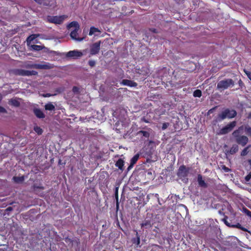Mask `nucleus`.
<instances>
[{
  "instance_id": "obj_9",
  "label": "nucleus",
  "mask_w": 251,
  "mask_h": 251,
  "mask_svg": "<svg viewBox=\"0 0 251 251\" xmlns=\"http://www.w3.org/2000/svg\"><path fill=\"white\" fill-rule=\"evenodd\" d=\"M233 137L235 139L236 142L242 147L245 146L249 141L248 138L245 135H239Z\"/></svg>"
},
{
  "instance_id": "obj_16",
  "label": "nucleus",
  "mask_w": 251,
  "mask_h": 251,
  "mask_svg": "<svg viewBox=\"0 0 251 251\" xmlns=\"http://www.w3.org/2000/svg\"><path fill=\"white\" fill-rule=\"evenodd\" d=\"M198 182L199 184V185L202 188H207L208 185L205 182L204 180L202 179V176L201 174H199L198 175V178H197Z\"/></svg>"
},
{
  "instance_id": "obj_27",
  "label": "nucleus",
  "mask_w": 251,
  "mask_h": 251,
  "mask_svg": "<svg viewBox=\"0 0 251 251\" xmlns=\"http://www.w3.org/2000/svg\"><path fill=\"white\" fill-rule=\"evenodd\" d=\"M100 31V30L98 28L95 27L94 26H92L90 27L89 35L92 36L95 33Z\"/></svg>"
},
{
  "instance_id": "obj_48",
  "label": "nucleus",
  "mask_w": 251,
  "mask_h": 251,
  "mask_svg": "<svg viewBox=\"0 0 251 251\" xmlns=\"http://www.w3.org/2000/svg\"><path fill=\"white\" fill-rule=\"evenodd\" d=\"M150 30L152 32H153V33H157L158 31L156 29L154 28H150Z\"/></svg>"
},
{
  "instance_id": "obj_38",
  "label": "nucleus",
  "mask_w": 251,
  "mask_h": 251,
  "mask_svg": "<svg viewBox=\"0 0 251 251\" xmlns=\"http://www.w3.org/2000/svg\"><path fill=\"white\" fill-rule=\"evenodd\" d=\"M34 35H32L28 36L26 40L27 42H31V41H32L34 39V37H33Z\"/></svg>"
},
{
  "instance_id": "obj_25",
  "label": "nucleus",
  "mask_w": 251,
  "mask_h": 251,
  "mask_svg": "<svg viewBox=\"0 0 251 251\" xmlns=\"http://www.w3.org/2000/svg\"><path fill=\"white\" fill-rule=\"evenodd\" d=\"M231 227L237 228L244 231H248V229L242 226L239 223H237L235 225H231Z\"/></svg>"
},
{
  "instance_id": "obj_24",
  "label": "nucleus",
  "mask_w": 251,
  "mask_h": 251,
  "mask_svg": "<svg viewBox=\"0 0 251 251\" xmlns=\"http://www.w3.org/2000/svg\"><path fill=\"white\" fill-rule=\"evenodd\" d=\"M140 157V154L139 153H137L134 155L130 159V162L131 163V165H134L135 164L139 159Z\"/></svg>"
},
{
  "instance_id": "obj_44",
  "label": "nucleus",
  "mask_w": 251,
  "mask_h": 251,
  "mask_svg": "<svg viewBox=\"0 0 251 251\" xmlns=\"http://www.w3.org/2000/svg\"><path fill=\"white\" fill-rule=\"evenodd\" d=\"M0 113H6V110L4 107L0 106Z\"/></svg>"
},
{
  "instance_id": "obj_55",
  "label": "nucleus",
  "mask_w": 251,
  "mask_h": 251,
  "mask_svg": "<svg viewBox=\"0 0 251 251\" xmlns=\"http://www.w3.org/2000/svg\"><path fill=\"white\" fill-rule=\"evenodd\" d=\"M103 251H106L105 250H103Z\"/></svg>"
},
{
  "instance_id": "obj_21",
  "label": "nucleus",
  "mask_w": 251,
  "mask_h": 251,
  "mask_svg": "<svg viewBox=\"0 0 251 251\" xmlns=\"http://www.w3.org/2000/svg\"><path fill=\"white\" fill-rule=\"evenodd\" d=\"M32 49L35 51H40L43 49L47 50V48L44 46L33 45L31 46Z\"/></svg>"
},
{
  "instance_id": "obj_4",
  "label": "nucleus",
  "mask_w": 251,
  "mask_h": 251,
  "mask_svg": "<svg viewBox=\"0 0 251 251\" xmlns=\"http://www.w3.org/2000/svg\"><path fill=\"white\" fill-rule=\"evenodd\" d=\"M68 28L74 27L75 29L71 31L70 33L71 37L77 41H81L83 40V38H79L77 37L78 31L80 29V25L76 21H73L71 22L68 25Z\"/></svg>"
},
{
  "instance_id": "obj_35",
  "label": "nucleus",
  "mask_w": 251,
  "mask_h": 251,
  "mask_svg": "<svg viewBox=\"0 0 251 251\" xmlns=\"http://www.w3.org/2000/svg\"><path fill=\"white\" fill-rule=\"evenodd\" d=\"M227 217L225 216V218L223 219V221H224V223L228 227H231V224H230L227 220Z\"/></svg>"
},
{
  "instance_id": "obj_20",
  "label": "nucleus",
  "mask_w": 251,
  "mask_h": 251,
  "mask_svg": "<svg viewBox=\"0 0 251 251\" xmlns=\"http://www.w3.org/2000/svg\"><path fill=\"white\" fill-rule=\"evenodd\" d=\"M243 129H245V126H239L237 129L235 130L232 132V136H236L237 135H240L242 133Z\"/></svg>"
},
{
  "instance_id": "obj_43",
  "label": "nucleus",
  "mask_w": 251,
  "mask_h": 251,
  "mask_svg": "<svg viewBox=\"0 0 251 251\" xmlns=\"http://www.w3.org/2000/svg\"><path fill=\"white\" fill-rule=\"evenodd\" d=\"M34 188L35 189H41V190H44V187L42 186H36V185H34Z\"/></svg>"
},
{
  "instance_id": "obj_40",
  "label": "nucleus",
  "mask_w": 251,
  "mask_h": 251,
  "mask_svg": "<svg viewBox=\"0 0 251 251\" xmlns=\"http://www.w3.org/2000/svg\"><path fill=\"white\" fill-rule=\"evenodd\" d=\"M216 107H216V106H215V107H213V108H211V109H209V110L208 111L207 114H208V115H209V114H210L214 112V110L216 108Z\"/></svg>"
},
{
  "instance_id": "obj_17",
  "label": "nucleus",
  "mask_w": 251,
  "mask_h": 251,
  "mask_svg": "<svg viewBox=\"0 0 251 251\" xmlns=\"http://www.w3.org/2000/svg\"><path fill=\"white\" fill-rule=\"evenodd\" d=\"M35 115L39 119H43L45 117V115L43 112L39 108H35L33 110Z\"/></svg>"
},
{
  "instance_id": "obj_28",
  "label": "nucleus",
  "mask_w": 251,
  "mask_h": 251,
  "mask_svg": "<svg viewBox=\"0 0 251 251\" xmlns=\"http://www.w3.org/2000/svg\"><path fill=\"white\" fill-rule=\"evenodd\" d=\"M137 134L139 135L141 134L146 138H149L150 137V133L147 131L140 130L138 132Z\"/></svg>"
},
{
  "instance_id": "obj_19",
  "label": "nucleus",
  "mask_w": 251,
  "mask_h": 251,
  "mask_svg": "<svg viewBox=\"0 0 251 251\" xmlns=\"http://www.w3.org/2000/svg\"><path fill=\"white\" fill-rule=\"evenodd\" d=\"M9 104L16 107H18L20 106V102L17 99H11L9 100Z\"/></svg>"
},
{
  "instance_id": "obj_46",
  "label": "nucleus",
  "mask_w": 251,
  "mask_h": 251,
  "mask_svg": "<svg viewBox=\"0 0 251 251\" xmlns=\"http://www.w3.org/2000/svg\"><path fill=\"white\" fill-rule=\"evenodd\" d=\"M78 89H79L77 87H76V86H74L73 87V91L74 92H78Z\"/></svg>"
},
{
  "instance_id": "obj_50",
  "label": "nucleus",
  "mask_w": 251,
  "mask_h": 251,
  "mask_svg": "<svg viewBox=\"0 0 251 251\" xmlns=\"http://www.w3.org/2000/svg\"><path fill=\"white\" fill-rule=\"evenodd\" d=\"M34 0L39 4H42L43 1V0Z\"/></svg>"
},
{
  "instance_id": "obj_18",
  "label": "nucleus",
  "mask_w": 251,
  "mask_h": 251,
  "mask_svg": "<svg viewBox=\"0 0 251 251\" xmlns=\"http://www.w3.org/2000/svg\"><path fill=\"white\" fill-rule=\"evenodd\" d=\"M125 161L122 158L119 159L115 163V166L118 167L119 170L121 171H123L124 170V166Z\"/></svg>"
},
{
  "instance_id": "obj_32",
  "label": "nucleus",
  "mask_w": 251,
  "mask_h": 251,
  "mask_svg": "<svg viewBox=\"0 0 251 251\" xmlns=\"http://www.w3.org/2000/svg\"><path fill=\"white\" fill-rule=\"evenodd\" d=\"M245 131L246 133L249 135L251 136V127H250L249 126H245Z\"/></svg>"
},
{
  "instance_id": "obj_34",
  "label": "nucleus",
  "mask_w": 251,
  "mask_h": 251,
  "mask_svg": "<svg viewBox=\"0 0 251 251\" xmlns=\"http://www.w3.org/2000/svg\"><path fill=\"white\" fill-rule=\"evenodd\" d=\"M243 211L244 212V213L247 215L249 217H250V218H251V211H250L249 209H248L247 208H243Z\"/></svg>"
},
{
  "instance_id": "obj_14",
  "label": "nucleus",
  "mask_w": 251,
  "mask_h": 251,
  "mask_svg": "<svg viewBox=\"0 0 251 251\" xmlns=\"http://www.w3.org/2000/svg\"><path fill=\"white\" fill-rule=\"evenodd\" d=\"M153 223L151 222V220L145 219L141 224V228H144L145 229L151 228L152 226Z\"/></svg>"
},
{
  "instance_id": "obj_10",
  "label": "nucleus",
  "mask_w": 251,
  "mask_h": 251,
  "mask_svg": "<svg viewBox=\"0 0 251 251\" xmlns=\"http://www.w3.org/2000/svg\"><path fill=\"white\" fill-rule=\"evenodd\" d=\"M32 67L36 69H50L53 68V65L48 62H44V64H34Z\"/></svg>"
},
{
  "instance_id": "obj_8",
  "label": "nucleus",
  "mask_w": 251,
  "mask_h": 251,
  "mask_svg": "<svg viewBox=\"0 0 251 251\" xmlns=\"http://www.w3.org/2000/svg\"><path fill=\"white\" fill-rule=\"evenodd\" d=\"M15 74L16 75L21 76H30L36 75L38 73L35 71H29L24 69H17L15 71Z\"/></svg>"
},
{
  "instance_id": "obj_15",
  "label": "nucleus",
  "mask_w": 251,
  "mask_h": 251,
  "mask_svg": "<svg viewBox=\"0 0 251 251\" xmlns=\"http://www.w3.org/2000/svg\"><path fill=\"white\" fill-rule=\"evenodd\" d=\"M136 231V236L131 239V242L133 244L135 245L136 247H140V236L138 232Z\"/></svg>"
},
{
  "instance_id": "obj_45",
  "label": "nucleus",
  "mask_w": 251,
  "mask_h": 251,
  "mask_svg": "<svg viewBox=\"0 0 251 251\" xmlns=\"http://www.w3.org/2000/svg\"><path fill=\"white\" fill-rule=\"evenodd\" d=\"M222 169L225 171V172H228L229 171V169L227 167H226V166L225 165H223L222 166Z\"/></svg>"
},
{
  "instance_id": "obj_52",
  "label": "nucleus",
  "mask_w": 251,
  "mask_h": 251,
  "mask_svg": "<svg viewBox=\"0 0 251 251\" xmlns=\"http://www.w3.org/2000/svg\"><path fill=\"white\" fill-rule=\"evenodd\" d=\"M45 97H50V94L47 93L43 95Z\"/></svg>"
},
{
  "instance_id": "obj_29",
  "label": "nucleus",
  "mask_w": 251,
  "mask_h": 251,
  "mask_svg": "<svg viewBox=\"0 0 251 251\" xmlns=\"http://www.w3.org/2000/svg\"><path fill=\"white\" fill-rule=\"evenodd\" d=\"M115 196L116 200V207L117 209L119 208V203L118 201V187H116L115 190Z\"/></svg>"
},
{
  "instance_id": "obj_30",
  "label": "nucleus",
  "mask_w": 251,
  "mask_h": 251,
  "mask_svg": "<svg viewBox=\"0 0 251 251\" xmlns=\"http://www.w3.org/2000/svg\"><path fill=\"white\" fill-rule=\"evenodd\" d=\"M34 130L36 133L38 135H41L43 133V129L38 126H35L34 127Z\"/></svg>"
},
{
  "instance_id": "obj_12",
  "label": "nucleus",
  "mask_w": 251,
  "mask_h": 251,
  "mask_svg": "<svg viewBox=\"0 0 251 251\" xmlns=\"http://www.w3.org/2000/svg\"><path fill=\"white\" fill-rule=\"evenodd\" d=\"M83 53L78 50H71L67 52L66 56L68 57H72L74 58H77L78 57L82 56Z\"/></svg>"
},
{
  "instance_id": "obj_11",
  "label": "nucleus",
  "mask_w": 251,
  "mask_h": 251,
  "mask_svg": "<svg viewBox=\"0 0 251 251\" xmlns=\"http://www.w3.org/2000/svg\"><path fill=\"white\" fill-rule=\"evenodd\" d=\"M100 41L93 44L90 46V54L94 55L98 54L100 50Z\"/></svg>"
},
{
  "instance_id": "obj_42",
  "label": "nucleus",
  "mask_w": 251,
  "mask_h": 251,
  "mask_svg": "<svg viewBox=\"0 0 251 251\" xmlns=\"http://www.w3.org/2000/svg\"><path fill=\"white\" fill-rule=\"evenodd\" d=\"M251 178V173H250L247 176L245 177V179L246 181H249Z\"/></svg>"
},
{
  "instance_id": "obj_33",
  "label": "nucleus",
  "mask_w": 251,
  "mask_h": 251,
  "mask_svg": "<svg viewBox=\"0 0 251 251\" xmlns=\"http://www.w3.org/2000/svg\"><path fill=\"white\" fill-rule=\"evenodd\" d=\"M249 148H250V146H248V147L244 148L241 151V156L246 155L248 154V153L249 152L248 150H249Z\"/></svg>"
},
{
  "instance_id": "obj_54",
  "label": "nucleus",
  "mask_w": 251,
  "mask_h": 251,
  "mask_svg": "<svg viewBox=\"0 0 251 251\" xmlns=\"http://www.w3.org/2000/svg\"><path fill=\"white\" fill-rule=\"evenodd\" d=\"M251 118V113L250 114L249 116H248V118Z\"/></svg>"
},
{
  "instance_id": "obj_2",
  "label": "nucleus",
  "mask_w": 251,
  "mask_h": 251,
  "mask_svg": "<svg viewBox=\"0 0 251 251\" xmlns=\"http://www.w3.org/2000/svg\"><path fill=\"white\" fill-rule=\"evenodd\" d=\"M187 71L182 69H176L174 70L173 75L176 83L184 86L188 85V82L186 80Z\"/></svg>"
},
{
  "instance_id": "obj_5",
  "label": "nucleus",
  "mask_w": 251,
  "mask_h": 251,
  "mask_svg": "<svg viewBox=\"0 0 251 251\" xmlns=\"http://www.w3.org/2000/svg\"><path fill=\"white\" fill-rule=\"evenodd\" d=\"M237 122L235 121L231 122L218 130L217 132L218 135H225L233 130L236 126Z\"/></svg>"
},
{
  "instance_id": "obj_23",
  "label": "nucleus",
  "mask_w": 251,
  "mask_h": 251,
  "mask_svg": "<svg viewBox=\"0 0 251 251\" xmlns=\"http://www.w3.org/2000/svg\"><path fill=\"white\" fill-rule=\"evenodd\" d=\"M45 109L46 110L52 111L55 110V106L51 102H48L45 105Z\"/></svg>"
},
{
  "instance_id": "obj_26",
  "label": "nucleus",
  "mask_w": 251,
  "mask_h": 251,
  "mask_svg": "<svg viewBox=\"0 0 251 251\" xmlns=\"http://www.w3.org/2000/svg\"><path fill=\"white\" fill-rule=\"evenodd\" d=\"M25 177L24 176H14L13 180L17 183H22L24 181Z\"/></svg>"
},
{
  "instance_id": "obj_31",
  "label": "nucleus",
  "mask_w": 251,
  "mask_h": 251,
  "mask_svg": "<svg viewBox=\"0 0 251 251\" xmlns=\"http://www.w3.org/2000/svg\"><path fill=\"white\" fill-rule=\"evenodd\" d=\"M201 91L199 89H197L193 92V96L194 97L200 98L201 96Z\"/></svg>"
},
{
  "instance_id": "obj_6",
  "label": "nucleus",
  "mask_w": 251,
  "mask_h": 251,
  "mask_svg": "<svg viewBox=\"0 0 251 251\" xmlns=\"http://www.w3.org/2000/svg\"><path fill=\"white\" fill-rule=\"evenodd\" d=\"M234 85V81L231 78L225 79L220 81L217 83V89L220 90H224Z\"/></svg>"
},
{
  "instance_id": "obj_22",
  "label": "nucleus",
  "mask_w": 251,
  "mask_h": 251,
  "mask_svg": "<svg viewBox=\"0 0 251 251\" xmlns=\"http://www.w3.org/2000/svg\"><path fill=\"white\" fill-rule=\"evenodd\" d=\"M238 146L236 144H233L230 149L229 153L231 154H234L238 151Z\"/></svg>"
},
{
  "instance_id": "obj_49",
  "label": "nucleus",
  "mask_w": 251,
  "mask_h": 251,
  "mask_svg": "<svg viewBox=\"0 0 251 251\" xmlns=\"http://www.w3.org/2000/svg\"><path fill=\"white\" fill-rule=\"evenodd\" d=\"M12 210H13V208H12V207H10V206L8 207L5 209V210H6V211H12Z\"/></svg>"
},
{
  "instance_id": "obj_47",
  "label": "nucleus",
  "mask_w": 251,
  "mask_h": 251,
  "mask_svg": "<svg viewBox=\"0 0 251 251\" xmlns=\"http://www.w3.org/2000/svg\"><path fill=\"white\" fill-rule=\"evenodd\" d=\"M65 241L66 243H68V242L72 243L73 242L72 240L68 237L65 238Z\"/></svg>"
},
{
  "instance_id": "obj_7",
  "label": "nucleus",
  "mask_w": 251,
  "mask_h": 251,
  "mask_svg": "<svg viewBox=\"0 0 251 251\" xmlns=\"http://www.w3.org/2000/svg\"><path fill=\"white\" fill-rule=\"evenodd\" d=\"M67 16L63 15L61 16H48L47 18V21L50 23L55 24H61Z\"/></svg>"
},
{
  "instance_id": "obj_53",
  "label": "nucleus",
  "mask_w": 251,
  "mask_h": 251,
  "mask_svg": "<svg viewBox=\"0 0 251 251\" xmlns=\"http://www.w3.org/2000/svg\"><path fill=\"white\" fill-rule=\"evenodd\" d=\"M248 162H249V164L251 166V159H249L248 160Z\"/></svg>"
},
{
  "instance_id": "obj_13",
  "label": "nucleus",
  "mask_w": 251,
  "mask_h": 251,
  "mask_svg": "<svg viewBox=\"0 0 251 251\" xmlns=\"http://www.w3.org/2000/svg\"><path fill=\"white\" fill-rule=\"evenodd\" d=\"M121 84L123 85L128 86L131 87H135L137 86V83L132 80L128 79H123L121 82Z\"/></svg>"
},
{
  "instance_id": "obj_36",
  "label": "nucleus",
  "mask_w": 251,
  "mask_h": 251,
  "mask_svg": "<svg viewBox=\"0 0 251 251\" xmlns=\"http://www.w3.org/2000/svg\"><path fill=\"white\" fill-rule=\"evenodd\" d=\"M88 64L91 67H93L95 66L96 65V62L95 61L93 60H90L89 61H88Z\"/></svg>"
},
{
  "instance_id": "obj_1",
  "label": "nucleus",
  "mask_w": 251,
  "mask_h": 251,
  "mask_svg": "<svg viewBox=\"0 0 251 251\" xmlns=\"http://www.w3.org/2000/svg\"><path fill=\"white\" fill-rule=\"evenodd\" d=\"M237 115V112L234 109L225 108L221 112L219 113L213 120L215 124L222 122L226 118L230 119L234 118Z\"/></svg>"
},
{
  "instance_id": "obj_51",
  "label": "nucleus",
  "mask_w": 251,
  "mask_h": 251,
  "mask_svg": "<svg viewBox=\"0 0 251 251\" xmlns=\"http://www.w3.org/2000/svg\"><path fill=\"white\" fill-rule=\"evenodd\" d=\"M134 165H131V163L130 162V165L128 167L127 170H129L130 169H131Z\"/></svg>"
},
{
  "instance_id": "obj_39",
  "label": "nucleus",
  "mask_w": 251,
  "mask_h": 251,
  "mask_svg": "<svg viewBox=\"0 0 251 251\" xmlns=\"http://www.w3.org/2000/svg\"><path fill=\"white\" fill-rule=\"evenodd\" d=\"M238 84L241 88L244 86V84L241 79L238 81Z\"/></svg>"
},
{
  "instance_id": "obj_37",
  "label": "nucleus",
  "mask_w": 251,
  "mask_h": 251,
  "mask_svg": "<svg viewBox=\"0 0 251 251\" xmlns=\"http://www.w3.org/2000/svg\"><path fill=\"white\" fill-rule=\"evenodd\" d=\"M244 71L248 77L251 80V72L246 70H244Z\"/></svg>"
},
{
  "instance_id": "obj_41",
  "label": "nucleus",
  "mask_w": 251,
  "mask_h": 251,
  "mask_svg": "<svg viewBox=\"0 0 251 251\" xmlns=\"http://www.w3.org/2000/svg\"><path fill=\"white\" fill-rule=\"evenodd\" d=\"M168 126H169V123H163L162 126V129H165L166 128H167Z\"/></svg>"
},
{
  "instance_id": "obj_3",
  "label": "nucleus",
  "mask_w": 251,
  "mask_h": 251,
  "mask_svg": "<svg viewBox=\"0 0 251 251\" xmlns=\"http://www.w3.org/2000/svg\"><path fill=\"white\" fill-rule=\"evenodd\" d=\"M190 168L187 167L184 165H181L177 172L176 175L179 179L184 183H187L188 181V176Z\"/></svg>"
}]
</instances>
